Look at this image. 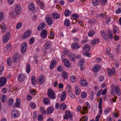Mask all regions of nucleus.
I'll return each mask as SVG.
<instances>
[{
	"instance_id": "nucleus-1",
	"label": "nucleus",
	"mask_w": 121,
	"mask_h": 121,
	"mask_svg": "<svg viewBox=\"0 0 121 121\" xmlns=\"http://www.w3.org/2000/svg\"><path fill=\"white\" fill-rule=\"evenodd\" d=\"M47 94L49 97L52 99H55L56 95L54 91L51 89H49L48 91Z\"/></svg>"
},
{
	"instance_id": "nucleus-2",
	"label": "nucleus",
	"mask_w": 121,
	"mask_h": 121,
	"mask_svg": "<svg viewBox=\"0 0 121 121\" xmlns=\"http://www.w3.org/2000/svg\"><path fill=\"white\" fill-rule=\"evenodd\" d=\"M10 33L8 32L6 33L3 36V42L4 43H7L10 37Z\"/></svg>"
},
{
	"instance_id": "nucleus-3",
	"label": "nucleus",
	"mask_w": 121,
	"mask_h": 121,
	"mask_svg": "<svg viewBox=\"0 0 121 121\" xmlns=\"http://www.w3.org/2000/svg\"><path fill=\"white\" fill-rule=\"evenodd\" d=\"M27 47V44L26 42H24L22 43L21 48V51L22 53H24L26 52Z\"/></svg>"
},
{
	"instance_id": "nucleus-4",
	"label": "nucleus",
	"mask_w": 121,
	"mask_h": 121,
	"mask_svg": "<svg viewBox=\"0 0 121 121\" xmlns=\"http://www.w3.org/2000/svg\"><path fill=\"white\" fill-rule=\"evenodd\" d=\"M46 22L48 26H51L53 23V21L49 15H47L46 17Z\"/></svg>"
},
{
	"instance_id": "nucleus-5",
	"label": "nucleus",
	"mask_w": 121,
	"mask_h": 121,
	"mask_svg": "<svg viewBox=\"0 0 121 121\" xmlns=\"http://www.w3.org/2000/svg\"><path fill=\"white\" fill-rule=\"evenodd\" d=\"M7 81V79L5 77H2L0 78V87H2L4 86Z\"/></svg>"
},
{
	"instance_id": "nucleus-6",
	"label": "nucleus",
	"mask_w": 121,
	"mask_h": 121,
	"mask_svg": "<svg viewBox=\"0 0 121 121\" xmlns=\"http://www.w3.org/2000/svg\"><path fill=\"white\" fill-rule=\"evenodd\" d=\"M65 116L64 117V118L65 119H71L72 115V113L69 111H65Z\"/></svg>"
},
{
	"instance_id": "nucleus-7",
	"label": "nucleus",
	"mask_w": 121,
	"mask_h": 121,
	"mask_svg": "<svg viewBox=\"0 0 121 121\" xmlns=\"http://www.w3.org/2000/svg\"><path fill=\"white\" fill-rule=\"evenodd\" d=\"M31 34V32L30 30H28L25 31L22 35L23 39H26L30 36Z\"/></svg>"
},
{
	"instance_id": "nucleus-8",
	"label": "nucleus",
	"mask_w": 121,
	"mask_h": 121,
	"mask_svg": "<svg viewBox=\"0 0 121 121\" xmlns=\"http://www.w3.org/2000/svg\"><path fill=\"white\" fill-rule=\"evenodd\" d=\"M19 58L20 56L18 53H14L13 57V61L14 63L17 62L19 60Z\"/></svg>"
},
{
	"instance_id": "nucleus-9",
	"label": "nucleus",
	"mask_w": 121,
	"mask_h": 121,
	"mask_svg": "<svg viewBox=\"0 0 121 121\" xmlns=\"http://www.w3.org/2000/svg\"><path fill=\"white\" fill-rule=\"evenodd\" d=\"M47 34L48 32L46 30L44 29L41 32L40 35L42 38L45 39L46 38Z\"/></svg>"
},
{
	"instance_id": "nucleus-10",
	"label": "nucleus",
	"mask_w": 121,
	"mask_h": 121,
	"mask_svg": "<svg viewBox=\"0 0 121 121\" xmlns=\"http://www.w3.org/2000/svg\"><path fill=\"white\" fill-rule=\"evenodd\" d=\"M25 78L24 74L21 73L19 74L18 76V79L19 81L22 82L24 81Z\"/></svg>"
},
{
	"instance_id": "nucleus-11",
	"label": "nucleus",
	"mask_w": 121,
	"mask_h": 121,
	"mask_svg": "<svg viewBox=\"0 0 121 121\" xmlns=\"http://www.w3.org/2000/svg\"><path fill=\"white\" fill-rule=\"evenodd\" d=\"M46 24L44 22H42L37 27V29L39 31H41L43 30L45 27Z\"/></svg>"
},
{
	"instance_id": "nucleus-12",
	"label": "nucleus",
	"mask_w": 121,
	"mask_h": 121,
	"mask_svg": "<svg viewBox=\"0 0 121 121\" xmlns=\"http://www.w3.org/2000/svg\"><path fill=\"white\" fill-rule=\"evenodd\" d=\"M100 69V65L98 64H96L93 67L92 70L94 72H96L99 71Z\"/></svg>"
},
{
	"instance_id": "nucleus-13",
	"label": "nucleus",
	"mask_w": 121,
	"mask_h": 121,
	"mask_svg": "<svg viewBox=\"0 0 121 121\" xmlns=\"http://www.w3.org/2000/svg\"><path fill=\"white\" fill-rule=\"evenodd\" d=\"M72 49L74 50L76 49L79 48L80 47V45L79 44L77 43H73L71 45Z\"/></svg>"
},
{
	"instance_id": "nucleus-14",
	"label": "nucleus",
	"mask_w": 121,
	"mask_h": 121,
	"mask_svg": "<svg viewBox=\"0 0 121 121\" xmlns=\"http://www.w3.org/2000/svg\"><path fill=\"white\" fill-rule=\"evenodd\" d=\"M66 92L65 91H63L62 92L60 99L61 101H63L65 100L66 98Z\"/></svg>"
},
{
	"instance_id": "nucleus-15",
	"label": "nucleus",
	"mask_w": 121,
	"mask_h": 121,
	"mask_svg": "<svg viewBox=\"0 0 121 121\" xmlns=\"http://www.w3.org/2000/svg\"><path fill=\"white\" fill-rule=\"evenodd\" d=\"M11 115L13 117L17 118L18 117V113L16 110H13L12 112Z\"/></svg>"
},
{
	"instance_id": "nucleus-16",
	"label": "nucleus",
	"mask_w": 121,
	"mask_h": 121,
	"mask_svg": "<svg viewBox=\"0 0 121 121\" xmlns=\"http://www.w3.org/2000/svg\"><path fill=\"white\" fill-rule=\"evenodd\" d=\"M101 33L103 39L107 41H108V37H107L105 32L104 31H101Z\"/></svg>"
},
{
	"instance_id": "nucleus-17",
	"label": "nucleus",
	"mask_w": 121,
	"mask_h": 121,
	"mask_svg": "<svg viewBox=\"0 0 121 121\" xmlns=\"http://www.w3.org/2000/svg\"><path fill=\"white\" fill-rule=\"evenodd\" d=\"M19 14L21 12V8L19 4L16 5L15 7V9L14 10Z\"/></svg>"
},
{
	"instance_id": "nucleus-18",
	"label": "nucleus",
	"mask_w": 121,
	"mask_h": 121,
	"mask_svg": "<svg viewBox=\"0 0 121 121\" xmlns=\"http://www.w3.org/2000/svg\"><path fill=\"white\" fill-rule=\"evenodd\" d=\"M20 105V101L19 99L17 98L16 99V102L15 103V104L14 105L13 107L14 108H16L17 107H19Z\"/></svg>"
},
{
	"instance_id": "nucleus-19",
	"label": "nucleus",
	"mask_w": 121,
	"mask_h": 121,
	"mask_svg": "<svg viewBox=\"0 0 121 121\" xmlns=\"http://www.w3.org/2000/svg\"><path fill=\"white\" fill-rule=\"evenodd\" d=\"M54 110V108L53 106L50 107L46 110V112L48 114H50L53 112Z\"/></svg>"
},
{
	"instance_id": "nucleus-20",
	"label": "nucleus",
	"mask_w": 121,
	"mask_h": 121,
	"mask_svg": "<svg viewBox=\"0 0 121 121\" xmlns=\"http://www.w3.org/2000/svg\"><path fill=\"white\" fill-rule=\"evenodd\" d=\"M75 92L77 95H79L81 92L80 87L78 85H76L75 87Z\"/></svg>"
},
{
	"instance_id": "nucleus-21",
	"label": "nucleus",
	"mask_w": 121,
	"mask_h": 121,
	"mask_svg": "<svg viewBox=\"0 0 121 121\" xmlns=\"http://www.w3.org/2000/svg\"><path fill=\"white\" fill-rule=\"evenodd\" d=\"M31 82L34 85H36L37 84V78L35 76H33L31 78Z\"/></svg>"
},
{
	"instance_id": "nucleus-22",
	"label": "nucleus",
	"mask_w": 121,
	"mask_h": 121,
	"mask_svg": "<svg viewBox=\"0 0 121 121\" xmlns=\"http://www.w3.org/2000/svg\"><path fill=\"white\" fill-rule=\"evenodd\" d=\"M80 82L81 85L82 86H86L87 85V82L85 80H81Z\"/></svg>"
},
{
	"instance_id": "nucleus-23",
	"label": "nucleus",
	"mask_w": 121,
	"mask_h": 121,
	"mask_svg": "<svg viewBox=\"0 0 121 121\" xmlns=\"http://www.w3.org/2000/svg\"><path fill=\"white\" fill-rule=\"evenodd\" d=\"M18 14H19V13L14 10L10 12V13L11 16L13 18H15L17 16Z\"/></svg>"
},
{
	"instance_id": "nucleus-24",
	"label": "nucleus",
	"mask_w": 121,
	"mask_h": 121,
	"mask_svg": "<svg viewBox=\"0 0 121 121\" xmlns=\"http://www.w3.org/2000/svg\"><path fill=\"white\" fill-rule=\"evenodd\" d=\"M115 91L116 94L118 95H120V91L119 87L118 86H116L115 87Z\"/></svg>"
},
{
	"instance_id": "nucleus-25",
	"label": "nucleus",
	"mask_w": 121,
	"mask_h": 121,
	"mask_svg": "<svg viewBox=\"0 0 121 121\" xmlns=\"http://www.w3.org/2000/svg\"><path fill=\"white\" fill-rule=\"evenodd\" d=\"M43 102L44 104L46 105L49 104L50 103V99L47 97L44 98L43 99Z\"/></svg>"
},
{
	"instance_id": "nucleus-26",
	"label": "nucleus",
	"mask_w": 121,
	"mask_h": 121,
	"mask_svg": "<svg viewBox=\"0 0 121 121\" xmlns=\"http://www.w3.org/2000/svg\"><path fill=\"white\" fill-rule=\"evenodd\" d=\"M51 43L50 42H46L44 45L45 48L46 49H49L51 46Z\"/></svg>"
},
{
	"instance_id": "nucleus-27",
	"label": "nucleus",
	"mask_w": 121,
	"mask_h": 121,
	"mask_svg": "<svg viewBox=\"0 0 121 121\" xmlns=\"http://www.w3.org/2000/svg\"><path fill=\"white\" fill-rule=\"evenodd\" d=\"M69 57L70 60L72 61H74L75 60V56L74 54H70L69 56Z\"/></svg>"
},
{
	"instance_id": "nucleus-28",
	"label": "nucleus",
	"mask_w": 121,
	"mask_h": 121,
	"mask_svg": "<svg viewBox=\"0 0 121 121\" xmlns=\"http://www.w3.org/2000/svg\"><path fill=\"white\" fill-rule=\"evenodd\" d=\"M1 28L2 31L3 32H4L7 30L6 27L4 23H2L1 25Z\"/></svg>"
},
{
	"instance_id": "nucleus-29",
	"label": "nucleus",
	"mask_w": 121,
	"mask_h": 121,
	"mask_svg": "<svg viewBox=\"0 0 121 121\" xmlns=\"http://www.w3.org/2000/svg\"><path fill=\"white\" fill-rule=\"evenodd\" d=\"M39 81L40 84H42L44 82V78L42 76H40L39 77Z\"/></svg>"
},
{
	"instance_id": "nucleus-30",
	"label": "nucleus",
	"mask_w": 121,
	"mask_h": 121,
	"mask_svg": "<svg viewBox=\"0 0 121 121\" xmlns=\"http://www.w3.org/2000/svg\"><path fill=\"white\" fill-rule=\"evenodd\" d=\"M71 13V11L68 9L66 10L64 12L65 15L66 17L70 16Z\"/></svg>"
},
{
	"instance_id": "nucleus-31",
	"label": "nucleus",
	"mask_w": 121,
	"mask_h": 121,
	"mask_svg": "<svg viewBox=\"0 0 121 121\" xmlns=\"http://www.w3.org/2000/svg\"><path fill=\"white\" fill-rule=\"evenodd\" d=\"M66 108V105L65 104L63 103L61 104L60 107V108L62 111H63Z\"/></svg>"
},
{
	"instance_id": "nucleus-32",
	"label": "nucleus",
	"mask_w": 121,
	"mask_h": 121,
	"mask_svg": "<svg viewBox=\"0 0 121 121\" xmlns=\"http://www.w3.org/2000/svg\"><path fill=\"white\" fill-rule=\"evenodd\" d=\"M108 36L111 39H112L113 38V35L112 32L110 30H108Z\"/></svg>"
},
{
	"instance_id": "nucleus-33",
	"label": "nucleus",
	"mask_w": 121,
	"mask_h": 121,
	"mask_svg": "<svg viewBox=\"0 0 121 121\" xmlns=\"http://www.w3.org/2000/svg\"><path fill=\"white\" fill-rule=\"evenodd\" d=\"M62 77L64 79H65L67 78L68 75L67 73L65 71H63L62 73Z\"/></svg>"
},
{
	"instance_id": "nucleus-34",
	"label": "nucleus",
	"mask_w": 121,
	"mask_h": 121,
	"mask_svg": "<svg viewBox=\"0 0 121 121\" xmlns=\"http://www.w3.org/2000/svg\"><path fill=\"white\" fill-rule=\"evenodd\" d=\"M99 42V40L98 39H95L93 40L92 41L91 45H94L96 43H98Z\"/></svg>"
},
{
	"instance_id": "nucleus-35",
	"label": "nucleus",
	"mask_w": 121,
	"mask_h": 121,
	"mask_svg": "<svg viewBox=\"0 0 121 121\" xmlns=\"http://www.w3.org/2000/svg\"><path fill=\"white\" fill-rule=\"evenodd\" d=\"M1 100L2 102L4 103L7 100L6 96L4 95H2L1 97Z\"/></svg>"
},
{
	"instance_id": "nucleus-36",
	"label": "nucleus",
	"mask_w": 121,
	"mask_h": 121,
	"mask_svg": "<svg viewBox=\"0 0 121 121\" xmlns=\"http://www.w3.org/2000/svg\"><path fill=\"white\" fill-rule=\"evenodd\" d=\"M28 8L30 10L33 11L35 9V5L33 4H30V5L28 6Z\"/></svg>"
},
{
	"instance_id": "nucleus-37",
	"label": "nucleus",
	"mask_w": 121,
	"mask_h": 121,
	"mask_svg": "<svg viewBox=\"0 0 121 121\" xmlns=\"http://www.w3.org/2000/svg\"><path fill=\"white\" fill-rule=\"evenodd\" d=\"M70 25L69 21L68 19H65L64 21V25L65 26L68 27Z\"/></svg>"
},
{
	"instance_id": "nucleus-38",
	"label": "nucleus",
	"mask_w": 121,
	"mask_h": 121,
	"mask_svg": "<svg viewBox=\"0 0 121 121\" xmlns=\"http://www.w3.org/2000/svg\"><path fill=\"white\" fill-rule=\"evenodd\" d=\"M14 102L13 99L12 98H10L8 101L7 104L9 106H11Z\"/></svg>"
},
{
	"instance_id": "nucleus-39",
	"label": "nucleus",
	"mask_w": 121,
	"mask_h": 121,
	"mask_svg": "<svg viewBox=\"0 0 121 121\" xmlns=\"http://www.w3.org/2000/svg\"><path fill=\"white\" fill-rule=\"evenodd\" d=\"M83 48L85 51H88L90 49V46L86 45L84 46Z\"/></svg>"
},
{
	"instance_id": "nucleus-40",
	"label": "nucleus",
	"mask_w": 121,
	"mask_h": 121,
	"mask_svg": "<svg viewBox=\"0 0 121 121\" xmlns=\"http://www.w3.org/2000/svg\"><path fill=\"white\" fill-rule=\"evenodd\" d=\"M53 18L55 19H58L60 17V15L58 13H54L53 14Z\"/></svg>"
},
{
	"instance_id": "nucleus-41",
	"label": "nucleus",
	"mask_w": 121,
	"mask_h": 121,
	"mask_svg": "<svg viewBox=\"0 0 121 121\" xmlns=\"http://www.w3.org/2000/svg\"><path fill=\"white\" fill-rule=\"evenodd\" d=\"M113 33L114 34H115L117 32L118 28L117 26L114 25L113 26Z\"/></svg>"
},
{
	"instance_id": "nucleus-42",
	"label": "nucleus",
	"mask_w": 121,
	"mask_h": 121,
	"mask_svg": "<svg viewBox=\"0 0 121 121\" xmlns=\"http://www.w3.org/2000/svg\"><path fill=\"white\" fill-rule=\"evenodd\" d=\"M96 21V20L93 18H91L88 21V22L90 24H92L95 23Z\"/></svg>"
},
{
	"instance_id": "nucleus-43",
	"label": "nucleus",
	"mask_w": 121,
	"mask_h": 121,
	"mask_svg": "<svg viewBox=\"0 0 121 121\" xmlns=\"http://www.w3.org/2000/svg\"><path fill=\"white\" fill-rule=\"evenodd\" d=\"M99 3L98 0H92V4L95 6H96Z\"/></svg>"
},
{
	"instance_id": "nucleus-44",
	"label": "nucleus",
	"mask_w": 121,
	"mask_h": 121,
	"mask_svg": "<svg viewBox=\"0 0 121 121\" xmlns=\"http://www.w3.org/2000/svg\"><path fill=\"white\" fill-rule=\"evenodd\" d=\"M40 109V110L42 114L44 115L46 114V111H45V109L43 107H41Z\"/></svg>"
},
{
	"instance_id": "nucleus-45",
	"label": "nucleus",
	"mask_w": 121,
	"mask_h": 121,
	"mask_svg": "<svg viewBox=\"0 0 121 121\" xmlns=\"http://www.w3.org/2000/svg\"><path fill=\"white\" fill-rule=\"evenodd\" d=\"M30 70V66L29 64L27 65L26 67V72L27 73H29Z\"/></svg>"
},
{
	"instance_id": "nucleus-46",
	"label": "nucleus",
	"mask_w": 121,
	"mask_h": 121,
	"mask_svg": "<svg viewBox=\"0 0 121 121\" xmlns=\"http://www.w3.org/2000/svg\"><path fill=\"white\" fill-rule=\"evenodd\" d=\"M70 79L71 82L73 83H75L76 82V78L74 76H71Z\"/></svg>"
},
{
	"instance_id": "nucleus-47",
	"label": "nucleus",
	"mask_w": 121,
	"mask_h": 121,
	"mask_svg": "<svg viewBox=\"0 0 121 121\" xmlns=\"http://www.w3.org/2000/svg\"><path fill=\"white\" fill-rule=\"evenodd\" d=\"M30 106L33 108H35L36 107V105L34 103L31 102L30 104Z\"/></svg>"
},
{
	"instance_id": "nucleus-48",
	"label": "nucleus",
	"mask_w": 121,
	"mask_h": 121,
	"mask_svg": "<svg viewBox=\"0 0 121 121\" xmlns=\"http://www.w3.org/2000/svg\"><path fill=\"white\" fill-rule=\"evenodd\" d=\"M81 97L83 99L86 98L87 96V94L85 92H83L81 94Z\"/></svg>"
},
{
	"instance_id": "nucleus-49",
	"label": "nucleus",
	"mask_w": 121,
	"mask_h": 121,
	"mask_svg": "<svg viewBox=\"0 0 121 121\" xmlns=\"http://www.w3.org/2000/svg\"><path fill=\"white\" fill-rule=\"evenodd\" d=\"M88 117L86 116H85L84 117H82L80 119V121H87Z\"/></svg>"
},
{
	"instance_id": "nucleus-50",
	"label": "nucleus",
	"mask_w": 121,
	"mask_h": 121,
	"mask_svg": "<svg viewBox=\"0 0 121 121\" xmlns=\"http://www.w3.org/2000/svg\"><path fill=\"white\" fill-rule=\"evenodd\" d=\"M7 61L8 64L10 66L11 65L12 60L9 57L8 58Z\"/></svg>"
},
{
	"instance_id": "nucleus-51",
	"label": "nucleus",
	"mask_w": 121,
	"mask_h": 121,
	"mask_svg": "<svg viewBox=\"0 0 121 121\" xmlns=\"http://www.w3.org/2000/svg\"><path fill=\"white\" fill-rule=\"evenodd\" d=\"M4 68L3 66H0V76L2 74L4 70Z\"/></svg>"
},
{
	"instance_id": "nucleus-52",
	"label": "nucleus",
	"mask_w": 121,
	"mask_h": 121,
	"mask_svg": "<svg viewBox=\"0 0 121 121\" xmlns=\"http://www.w3.org/2000/svg\"><path fill=\"white\" fill-rule=\"evenodd\" d=\"M95 33V32H94L93 31H90L88 33V36H90L91 37L93 35H94Z\"/></svg>"
},
{
	"instance_id": "nucleus-53",
	"label": "nucleus",
	"mask_w": 121,
	"mask_h": 121,
	"mask_svg": "<svg viewBox=\"0 0 121 121\" xmlns=\"http://www.w3.org/2000/svg\"><path fill=\"white\" fill-rule=\"evenodd\" d=\"M110 49L109 47H108L106 49V54L107 55L110 54Z\"/></svg>"
},
{
	"instance_id": "nucleus-54",
	"label": "nucleus",
	"mask_w": 121,
	"mask_h": 121,
	"mask_svg": "<svg viewBox=\"0 0 121 121\" xmlns=\"http://www.w3.org/2000/svg\"><path fill=\"white\" fill-rule=\"evenodd\" d=\"M26 99L28 101L31 100L32 99V96L30 94L26 96Z\"/></svg>"
},
{
	"instance_id": "nucleus-55",
	"label": "nucleus",
	"mask_w": 121,
	"mask_h": 121,
	"mask_svg": "<svg viewBox=\"0 0 121 121\" xmlns=\"http://www.w3.org/2000/svg\"><path fill=\"white\" fill-rule=\"evenodd\" d=\"M54 37V33L52 32H50V35L48 37V38L49 39H53Z\"/></svg>"
},
{
	"instance_id": "nucleus-56",
	"label": "nucleus",
	"mask_w": 121,
	"mask_h": 121,
	"mask_svg": "<svg viewBox=\"0 0 121 121\" xmlns=\"http://www.w3.org/2000/svg\"><path fill=\"white\" fill-rule=\"evenodd\" d=\"M110 111V108H107L105 109L104 111V112L105 114H108Z\"/></svg>"
},
{
	"instance_id": "nucleus-57",
	"label": "nucleus",
	"mask_w": 121,
	"mask_h": 121,
	"mask_svg": "<svg viewBox=\"0 0 121 121\" xmlns=\"http://www.w3.org/2000/svg\"><path fill=\"white\" fill-rule=\"evenodd\" d=\"M22 23L21 22H19L17 23L16 25V28L17 29L20 28L22 26Z\"/></svg>"
},
{
	"instance_id": "nucleus-58",
	"label": "nucleus",
	"mask_w": 121,
	"mask_h": 121,
	"mask_svg": "<svg viewBox=\"0 0 121 121\" xmlns=\"http://www.w3.org/2000/svg\"><path fill=\"white\" fill-rule=\"evenodd\" d=\"M35 40V39L34 37L31 38L30 41V44H33Z\"/></svg>"
},
{
	"instance_id": "nucleus-59",
	"label": "nucleus",
	"mask_w": 121,
	"mask_h": 121,
	"mask_svg": "<svg viewBox=\"0 0 121 121\" xmlns=\"http://www.w3.org/2000/svg\"><path fill=\"white\" fill-rule=\"evenodd\" d=\"M102 90V89H100L98 91L97 93V96H99L100 95L101 93Z\"/></svg>"
},
{
	"instance_id": "nucleus-60",
	"label": "nucleus",
	"mask_w": 121,
	"mask_h": 121,
	"mask_svg": "<svg viewBox=\"0 0 121 121\" xmlns=\"http://www.w3.org/2000/svg\"><path fill=\"white\" fill-rule=\"evenodd\" d=\"M106 1L107 0H100V4L102 5H104Z\"/></svg>"
},
{
	"instance_id": "nucleus-61",
	"label": "nucleus",
	"mask_w": 121,
	"mask_h": 121,
	"mask_svg": "<svg viewBox=\"0 0 121 121\" xmlns=\"http://www.w3.org/2000/svg\"><path fill=\"white\" fill-rule=\"evenodd\" d=\"M43 118V116L41 114H39L38 117V121H41L42 120Z\"/></svg>"
},
{
	"instance_id": "nucleus-62",
	"label": "nucleus",
	"mask_w": 121,
	"mask_h": 121,
	"mask_svg": "<svg viewBox=\"0 0 121 121\" xmlns=\"http://www.w3.org/2000/svg\"><path fill=\"white\" fill-rule=\"evenodd\" d=\"M84 63V60L83 59L81 60L80 61L79 64L80 65H83Z\"/></svg>"
},
{
	"instance_id": "nucleus-63",
	"label": "nucleus",
	"mask_w": 121,
	"mask_h": 121,
	"mask_svg": "<svg viewBox=\"0 0 121 121\" xmlns=\"http://www.w3.org/2000/svg\"><path fill=\"white\" fill-rule=\"evenodd\" d=\"M57 70L60 72L61 71H62L61 67L60 66H59L57 68Z\"/></svg>"
},
{
	"instance_id": "nucleus-64",
	"label": "nucleus",
	"mask_w": 121,
	"mask_h": 121,
	"mask_svg": "<svg viewBox=\"0 0 121 121\" xmlns=\"http://www.w3.org/2000/svg\"><path fill=\"white\" fill-rule=\"evenodd\" d=\"M104 79V78L103 76H101L99 78V81L100 82L103 81Z\"/></svg>"
}]
</instances>
